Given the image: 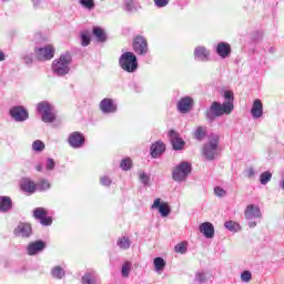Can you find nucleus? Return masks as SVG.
I'll list each match as a JSON object with an SVG mask.
<instances>
[{"label": "nucleus", "instance_id": "nucleus-1", "mask_svg": "<svg viewBox=\"0 0 284 284\" xmlns=\"http://www.w3.org/2000/svg\"><path fill=\"white\" fill-rule=\"evenodd\" d=\"M234 111V104H231L230 102H216L214 101L211 106L205 112V118L210 121V123H213V121H216L219 116H223V114H232Z\"/></svg>", "mask_w": 284, "mask_h": 284}, {"label": "nucleus", "instance_id": "nucleus-2", "mask_svg": "<svg viewBox=\"0 0 284 284\" xmlns=\"http://www.w3.org/2000/svg\"><path fill=\"white\" fill-rule=\"evenodd\" d=\"M70 63H72V55L70 52H64L60 59L52 62L51 70L55 77H65V74H70Z\"/></svg>", "mask_w": 284, "mask_h": 284}, {"label": "nucleus", "instance_id": "nucleus-3", "mask_svg": "<svg viewBox=\"0 0 284 284\" xmlns=\"http://www.w3.org/2000/svg\"><path fill=\"white\" fill-rule=\"evenodd\" d=\"M119 65L124 72H136L139 70V60L133 52H125L120 57Z\"/></svg>", "mask_w": 284, "mask_h": 284}, {"label": "nucleus", "instance_id": "nucleus-4", "mask_svg": "<svg viewBox=\"0 0 284 284\" xmlns=\"http://www.w3.org/2000/svg\"><path fill=\"white\" fill-rule=\"evenodd\" d=\"M203 155L207 161H214L219 156V135L209 136V142L203 145Z\"/></svg>", "mask_w": 284, "mask_h": 284}, {"label": "nucleus", "instance_id": "nucleus-5", "mask_svg": "<svg viewBox=\"0 0 284 284\" xmlns=\"http://www.w3.org/2000/svg\"><path fill=\"white\" fill-rule=\"evenodd\" d=\"M192 173V164L190 162L183 161L178 164L172 171V179L176 183H183L187 180V176Z\"/></svg>", "mask_w": 284, "mask_h": 284}, {"label": "nucleus", "instance_id": "nucleus-6", "mask_svg": "<svg viewBox=\"0 0 284 284\" xmlns=\"http://www.w3.org/2000/svg\"><path fill=\"white\" fill-rule=\"evenodd\" d=\"M37 110L42 116L43 123H54L57 121V113H54V106L50 102L42 101L38 103Z\"/></svg>", "mask_w": 284, "mask_h": 284}, {"label": "nucleus", "instance_id": "nucleus-7", "mask_svg": "<svg viewBox=\"0 0 284 284\" xmlns=\"http://www.w3.org/2000/svg\"><path fill=\"white\" fill-rule=\"evenodd\" d=\"M244 216L246 221H248V227L251 230H254V227H256V225L258 224L256 222V219H263V213H261V207L254 204H248L244 211Z\"/></svg>", "mask_w": 284, "mask_h": 284}, {"label": "nucleus", "instance_id": "nucleus-8", "mask_svg": "<svg viewBox=\"0 0 284 284\" xmlns=\"http://www.w3.org/2000/svg\"><path fill=\"white\" fill-rule=\"evenodd\" d=\"M133 51L139 57H145L148 52H150V48L148 47V39L143 36H136L133 39Z\"/></svg>", "mask_w": 284, "mask_h": 284}, {"label": "nucleus", "instance_id": "nucleus-9", "mask_svg": "<svg viewBox=\"0 0 284 284\" xmlns=\"http://www.w3.org/2000/svg\"><path fill=\"white\" fill-rule=\"evenodd\" d=\"M38 61H50L54 59V47L52 44H47L42 48H36L34 50Z\"/></svg>", "mask_w": 284, "mask_h": 284}, {"label": "nucleus", "instance_id": "nucleus-10", "mask_svg": "<svg viewBox=\"0 0 284 284\" xmlns=\"http://www.w3.org/2000/svg\"><path fill=\"white\" fill-rule=\"evenodd\" d=\"M9 114L13 121H17V123H23V121H28L30 118L28 110L21 105L12 106Z\"/></svg>", "mask_w": 284, "mask_h": 284}, {"label": "nucleus", "instance_id": "nucleus-11", "mask_svg": "<svg viewBox=\"0 0 284 284\" xmlns=\"http://www.w3.org/2000/svg\"><path fill=\"white\" fill-rule=\"evenodd\" d=\"M192 108H194V98L190 95L181 98L176 103V110L180 114L192 112Z\"/></svg>", "mask_w": 284, "mask_h": 284}, {"label": "nucleus", "instance_id": "nucleus-12", "mask_svg": "<svg viewBox=\"0 0 284 284\" xmlns=\"http://www.w3.org/2000/svg\"><path fill=\"white\" fill-rule=\"evenodd\" d=\"M68 143L73 150H79L85 145V136L79 131L72 132L68 138Z\"/></svg>", "mask_w": 284, "mask_h": 284}, {"label": "nucleus", "instance_id": "nucleus-13", "mask_svg": "<svg viewBox=\"0 0 284 284\" xmlns=\"http://www.w3.org/2000/svg\"><path fill=\"white\" fill-rule=\"evenodd\" d=\"M100 110L103 114H114L119 110L118 105L114 103V100L110 98H104L100 102Z\"/></svg>", "mask_w": 284, "mask_h": 284}, {"label": "nucleus", "instance_id": "nucleus-14", "mask_svg": "<svg viewBox=\"0 0 284 284\" xmlns=\"http://www.w3.org/2000/svg\"><path fill=\"white\" fill-rule=\"evenodd\" d=\"M43 250H45V242H43L41 240L31 242L27 246V253L29 256H37V254H41V252H43Z\"/></svg>", "mask_w": 284, "mask_h": 284}, {"label": "nucleus", "instance_id": "nucleus-15", "mask_svg": "<svg viewBox=\"0 0 284 284\" xmlns=\"http://www.w3.org/2000/svg\"><path fill=\"white\" fill-rule=\"evenodd\" d=\"M194 59L195 61H202L203 63L210 61L211 52L207 48L200 45L194 49Z\"/></svg>", "mask_w": 284, "mask_h": 284}, {"label": "nucleus", "instance_id": "nucleus-16", "mask_svg": "<svg viewBox=\"0 0 284 284\" xmlns=\"http://www.w3.org/2000/svg\"><path fill=\"white\" fill-rule=\"evenodd\" d=\"M151 207L152 210H158L163 217L170 216V213L172 212L170 204L161 203V199H155Z\"/></svg>", "mask_w": 284, "mask_h": 284}, {"label": "nucleus", "instance_id": "nucleus-17", "mask_svg": "<svg viewBox=\"0 0 284 284\" xmlns=\"http://www.w3.org/2000/svg\"><path fill=\"white\" fill-rule=\"evenodd\" d=\"M82 284H101V277L95 271H87L81 278Z\"/></svg>", "mask_w": 284, "mask_h": 284}, {"label": "nucleus", "instance_id": "nucleus-18", "mask_svg": "<svg viewBox=\"0 0 284 284\" xmlns=\"http://www.w3.org/2000/svg\"><path fill=\"white\" fill-rule=\"evenodd\" d=\"M17 236H22V239H28L32 236V226L28 223H20L14 230Z\"/></svg>", "mask_w": 284, "mask_h": 284}, {"label": "nucleus", "instance_id": "nucleus-19", "mask_svg": "<svg viewBox=\"0 0 284 284\" xmlns=\"http://www.w3.org/2000/svg\"><path fill=\"white\" fill-rule=\"evenodd\" d=\"M169 136L173 146V150H183V146L185 145V141L179 136V133L176 131L171 130L169 132Z\"/></svg>", "mask_w": 284, "mask_h": 284}, {"label": "nucleus", "instance_id": "nucleus-20", "mask_svg": "<svg viewBox=\"0 0 284 284\" xmlns=\"http://www.w3.org/2000/svg\"><path fill=\"white\" fill-rule=\"evenodd\" d=\"M163 152H165V144L161 141H156L150 148V154L152 159H159Z\"/></svg>", "mask_w": 284, "mask_h": 284}, {"label": "nucleus", "instance_id": "nucleus-21", "mask_svg": "<svg viewBox=\"0 0 284 284\" xmlns=\"http://www.w3.org/2000/svg\"><path fill=\"white\" fill-rule=\"evenodd\" d=\"M199 231L205 239H214V224L210 222H204L199 226Z\"/></svg>", "mask_w": 284, "mask_h": 284}, {"label": "nucleus", "instance_id": "nucleus-22", "mask_svg": "<svg viewBox=\"0 0 284 284\" xmlns=\"http://www.w3.org/2000/svg\"><path fill=\"white\" fill-rule=\"evenodd\" d=\"M215 52L221 57V59H227L232 52V47L226 42H220L216 45Z\"/></svg>", "mask_w": 284, "mask_h": 284}, {"label": "nucleus", "instance_id": "nucleus-23", "mask_svg": "<svg viewBox=\"0 0 284 284\" xmlns=\"http://www.w3.org/2000/svg\"><path fill=\"white\" fill-rule=\"evenodd\" d=\"M20 187L22 192H26L27 194H34L37 192V184L32 182V180L26 178L21 180Z\"/></svg>", "mask_w": 284, "mask_h": 284}, {"label": "nucleus", "instance_id": "nucleus-24", "mask_svg": "<svg viewBox=\"0 0 284 284\" xmlns=\"http://www.w3.org/2000/svg\"><path fill=\"white\" fill-rule=\"evenodd\" d=\"M251 115L253 119H261L263 116V102L260 99L254 100L251 108Z\"/></svg>", "mask_w": 284, "mask_h": 284}, {"label": "nucleus", "instance_id": "nucleus-25", "mask_svg": "<svg viewBox=\"0 0 284 284\" xmlns=\"http://www.w3.org/2000/svg\"><path fill=\"white\" fill-rule=\"evenodd\" d=\"M12 210V197L8 195H0V212L6 214Z\"/></svg>", "mask_w": 284, "mask_h": 284}, {"label": "nucleus", "instance_id": "nucleus-26", "mask_svg": "<svg viewBox=\"0 0 284 284\" xmlns=\"http://www.w3.org/2000/svg\"><path fill=\"white\" fill-rule=\"evenodd\" d=\"M154 270L158 274H161L165 270L166 262L163 257H155L153 260Z\"/></svg>", "mask_w": 284, "mask_h": 284}, {"label": "nucleus", "instance_id": "nucleus-27", "mask_svg": "<svg viewBox=\"0 0 284 284\" xmlns=\"http://www.w3.org/2000/svg\"><path fill=\"white\" fill-rule=\"evenodd\" d=\"M130 272H132V262L126 261L122 264V268H121L122 278H128L130 276Z\"/></svg>", "mask_w": 284, "mask_h": 284}, {"label": "nucleus", "instance_id": "nucleus-28", "mask_svg": "<svg viewBox=\"0 0 284 284\" xmlns=\"http://www.w3.org/2000/svg\"><path fill=\"white\" fill-rule=\"evenodd\" d=\"M93 37L100 42L103 43L105 41V32L100 27L93 28Z\"/></svg>", "mask_w": 284, "mask_h": 284}, {"label": "nucleus", "instance_id": "nucleus-29", "mask_svg": "<svg viewBox=\"0 0 284 284\" xmlns=\"http://www.w3.org/2000/svg\"><path fill=\"white\" fill-rule=\"evenodd\" d=\"M224 227L229 230V232H241V224L235 221H226Z\"/></svg>", "mask_w": 284, "mask_h": 284}, {"label": "nucleus", "instance_id": "nucleus-30", "mask_svg": "<svg viewBox=\"0 0 284 284\" xmlns=\"http://www.w3.org/2000/svg\"><path fill=\"white\" fill-rule=\"evenodd\" d=\"M131 245H132V242L128 236H123L118 240V246L120 247V250H130Z\"/></svg>", "mask_w": 284, "mask_h": 284}, {"label": "nucleus", "instance_id": "nucleus-31", "mask_svg": "<svg viewBox=\"0 0 284 284\" xmlns=\"http://www.w3.org/2000/svg\"><path fill=\"white\" fill-rule=\"evenodd\" d=\"M51 184L48 180H40L38 183H36V190H38V192H45L48 190H50Z\"/></svg>", "mask_w": 284, "mask_h": 284}, {"label": "nucleus", "instance_id": "nucleus-32", "mask_svg": "<svg viewBox=\"0 0 284 284\" xmlns=\"http://www.w3.org/2000/svg\"><path fill=\"white\" fill-rule=\"evenodd\" d=\"M33 216L34 219H37L38 221H41V219L48 216V210L43 209V207H36L33 210Z\"/></svg>", "mask_w": 284, "mask_h": 284}, {"label": "nucleus", "instance_id": "nucleus-33", "mask_svg": "<svg viewBox=\"0 0 284 284\" xmlns=\"http://www.w3.org/2000/svg\"><path fill=\"white\" fill-rule=\"evenodd\" d=\"M51 275L53 278H63V276H65V271L61 266H55L51 270Z\"/></svg>", "mask_w": 284, "mask_h": 284}, {"label": "nucleus", "instance_id": "nucleus-34", "mask_svg": "<svg viewBox=\"0 0 284 284\" xmlns=\"http://www.w3.org/2000/svg\"><path fill=\"white\" fill-rule=\"evenodd\" d=\"M272 181V173L270 171H265L260 175L261 185H267Z\"/></svg>", "mask_w": 284, "mask_h": 284}, {"label": "nucleus", "instance_id": "nucleus-35", "mask_svg": "<svg viewBox=\"0 0 284 284\" xmlns=\"http://www.w3.org/2000/svg\"><path fill=\"white\" fill-rule=\"evenodd\" d=\"M205 134H206L205 128L197 126L194 132V139H196V141H203V139H205Z\"/></svg>", "mask_w": 284, "mask_h": 284}, {"label": "nucleus", "instance_id": "nucleus-36", "mask_svg": "<svg viewBox=\"0 0 284 284\" xmlns=\"http://www.w3.org/2000/svg\"><path fill=\"white\" fill-rule=\"evenodd\" d=\"M32 150L33 152H43L45 150V143H43L41 140H36L32 143Z\"/></svg>", "mask_w": 284, "mask_h": 284}, {"label": "nucleus", "instance_id": "nucleus-37", "mask_svg": "<svg viewBox=\"0 0 284 284\" xmlns=\"http://www.w3.org/2000/svg\"><path fill=\"white\" fill-rule=\"evenodd\" d=\"M121 170H124V172H128V170H132V160L130 158H125L120 163Z\"/></svg>", "mask_w": 284, "mask_h": 284}, {"label": "nucleus", "instance_id": "nucleus-38", "mask_svg": "<svg viewBox=\"0 0 284 284\" xmlns=\"http://www.w3.org/2000/svg\"><path fill=\"white\" fill-rule=\"evenodd\" d=\"M79 3L85 10H94V0H79Z\"/></svg>", "mask_w": 284, "mask_h": 284}, {"label": "nucleus", "instance_id": "nucleus-39", "mask_svg": "<svg viewBox=\"0 0 284 284\" xmlns=\"http://www.w3.org/2000/svg\"><path fill=\"white\" fill-rule=\"evenodd\" d=\"M124 10L125 12H136V4H134V1L126 0L124 3Z\"/></svg>", "mask_w": 284, "mask_h": 284}, {"label": "nucleus", "instance_id": "nucleus-40", "mask_svg": "<svg viewBox=\"0 0 284 284\" xmlns=\"http://www.w3.org/2000/svg\"><path fill=\"white\" fill-rule=\"evenodd\" d=\"M139 179H140L141 183H143L145 186L149 187V185H150V175L149 174H146L145 172H140Z\"/></svg>", "mask_w": 284, "mask_h": 284}, {"label": "nucleus", "instance_id": "nucleus-41", "mask_svg": "<svg viewBox=\"0 0 284 284\" xmlns=\"http://www.w3.org/2000/svg\"><path fill=\"white\" fill-rule=\"evenodd\" d=\"M196 283H205L207 281V274L205 272H197L195 274Z\"/></svg>", "mask_w": 284, "mask_h": 284}, {"label": "nucleus", "instance_id": "nucleus-42", "mask_svg": "<svg viewBox=\"0 0 284 284\" xmlns=\"http://www.w3.org/2000/svg\"><path fill=\"white\" fill-rule=\"evenodd\" d=\"M224 99H225V103H230L231 105H234V93H232V91H225Z\"/></svg>", "mask_w": 284, "mask_h": 284}, {"label": "nucleus", "instance_id": "nucleus-43", "mask_svg": "<svg viewBox=\"0 0 284 284\" xmlns=\"http://www.w3.org/2000/svg\"><path fill=\"white\" fill-rule=\"evenodd\" d=\"M241 281L243 283H250L252 281V272L250 271H244L241 273Z\"/></svg>", "mask_w": 284, "mask_h": 284}, {"label": "nucleus", "instance_id": "nucleus-44", "mask_svg": "<svg viewBox=\"0 0 284 284\" xmlns=\"http://www.w3.org/2000/svg\"><path fill=\"white\" fill-rule=\"evenodd\" d=\"M81 39V45H83V48H87V45H90V36H88V33L82 32L80 36Z\"/></svg>", "mask_w": 284, "mask_h": 284}, {"label": "nucleus", "instance_id": "nucleus-45", "mask_svg": "<svg viewBox=\"0 0 284 284\" xmlns=\"http://www.w3.org/2000/svg\"><path fill=\"white\" fill-rule=\"evenodd\" d=\"M155 8H168L170 0H153Z\"/></svg>", "mask_w": 284, "mask_h": 284}, {"label": "nucleus", "instance_id": "nucleus-46", "mask_svg": "<svg viewBox=\"0 0 284 284\" xmlns=\"http://www.w3.org/2000/svg\"><path fill=\"white\" fill-rule=\"evenodd\" d=\"M55 165H57V163L54 162V159L49 158V159L47 160L45 170H47L48 172H52V170H54V166H55Z\"/></svg>", "mask_w": 284, "mask_h": 284}, {"label": "nucleus", "instance_id": "nucleus-47", "mask_svg": "<svg viewBox=\"0 0 284 284\" xmlns=\"http://www.w3.org/2000/svg\"><path fill=\"white\" fill-rule=\"evenodd\" d=\"M101 185H104V187H110L112 185V180L108 178V175H103L100 178Z\"/></svg>", "mask_w": 284, "mask_h": 284}, {"label": "nucleus", "instance_id": "nucleus-48", "mask_svg": "<svg viewBox=\"0 0 284 284\" xmlns=\"http://www.w3.org/2000/svg\"><path fill=\"white\" fill-rule=\"evenodd\" d=\"M41 225L48 226L52 223V219L48 215H44L43 219L40 220Z\"/></svg>", "mask_w": 284, "mask_h": 284}, {"label": "nucleus", "instance_id": "nucleus-49", "mask_svg": "<svg viewBox=\"0 0 284 284\" xmlns=\"http://www.w3.org/2000/svg\"><path fill=\"white\" fill-rule=\"evenodd\" d=\"M186 251H187V247L184 246V244H178L175 246V252H178L180 254H185Z\"/></svg>", "mask_w": 284, "mask_h": 284}, {"label": "nucleus", "instance_id": "nucleus-50", "mask_svg": "<svg viewBox=\"0 0 284 284\" xmlns=\"http://www.w3.org/2000/svg\"><path fill=\"white\" fill-rule=\"evenodd\" d=\"M214 194H215L216 196H225L226 192H225V190L221 189L220 186H216V187L214 189Z\"/></svg>", "mask_w": 284, "mask_h": 284}, {"label": "nucleus", "instance_id": "nucleus-51", "mask_svg": "<svg viewBox=\"0 0 284 284\" xmlns=\"http://www.w3.org/2000/svg\"><path fill=\"white\" fill-rule=\"evenodd\" d=\"M247 179H254L256 171H254V168H248L246 171Z\"/></svg>", "mask_w": 284, "mask_h": 284}, {"label": "nucleus", "instance_id": "nucleus-52", "mask_svg": "<svg viewBox=\"0 0 284 284\" xmlns=\"http://www.w3.org/2000/svg\"><path fill=\"white\" fill-rule=\"evenodd\" d=\"M33 8L37 10L41 7V0H31Z\"/></svg>", "mask_w": 284, "mask_h": 284}, {"label": "nucleus", "instance_id": "nucleus-53", "mask_svg": "<svg viewBox=\"0 0 284 284\" xmlns=\"http://www.w3.org/2000/svg\"><path fill=\"white\" fill-rule=\"evenodd\" d=\"M0 61H6V53L3 51H0Z\"/></svg>", "mask_w": 284, "mask_h": 284}, {"label": "nucleus", "instance_id": "nucleus-54", "mask_svg": "<svg viewBox=\"0 0 284 284\" xmlns=\"http://www.w3.org/2000/svg\"><path fill=\"white\" fill-rule=\"evenodd\" d=\"M37 172H43V166L41 164L36 166Z\"/></svg>", "mask_w": 284, "mask_h": 284}, {"label": "nucleus", "instance_id": "nucleus-55", "mask_svg": "<svg viewBox=\"0 0 284 284\" xmlns=\"http://www.w3.org/2000/svg\"><path fill=\"white\" fill-rule=\"evenodd\" d=\"M27 63V65H32V62H26Z\"/></svg>", "mask_w": 284, "mask_h": 284}, {"label": "nucleus", "instance_id": "nucleus-56", "mask_svg": "<svg viewBox=\"0 0 284 284\" xmlns=\"http://www.w3.org/2000/svg\"><path fill=\"white\" fill-rule=\"evenodd\" d=\"M2 1H10V0H2Z\"/></svg>", "mask_w": 284, "mask_h": 284}]
</instances>
